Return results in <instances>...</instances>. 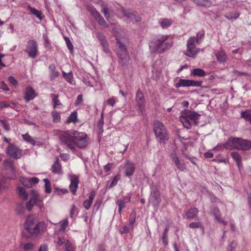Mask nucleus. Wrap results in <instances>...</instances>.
Instances as JSON below:
<instances>
[{"label": "nucleus", "instance_id": "nucleus-1", "mask_svg": "<svg viewBox=\"0 0 251 251\" xmlns=\"http://www.w3.org/2000/svg\"><path fill=\"white\" fill-rule=\"evenodd\" d=\"M60 144L74 151L75 147L85 148L88 144V137L86 133L75 130L62 132L59 136Z\"/></svg>", "mask_w": 251, "mask_h": 251}, {"label": "nucleus", "instance_id": "nucleus-2", "mask_svg": "<svg viewBox=\"0 0 251 251\" xmlns=\"http://www.w3.org/2000/svg\"><path fill=\"white\" fill-rule=\"evenodd\" d=\"M17 194L23 201L28 200L25 203V207L30 211L35 206L41 207L42 204L43 197L35 189H32L27 193L25 189H18Z\"/></svg>", "mask_w": 251, "mask_h": 251}, {"label": "nucleus", "instance_id": "nucleus-3", "mask_svg": "<svg viewBox=\"0 0 251 251\" xmlns=\"http://www.w3.org/2000/svg\"><path fill=\"white\" fill-rule=\"evenodd\" d=\"M173 42L168 35H159L150 44V49L153 53H163L172 46Z\"/></svg>", "mask_w": 251, "mask_h": 251}, {"label": "nucleus", "instance_id": "nucleus-4", "mask_svg": "<svg viewBox=\"0 0 251 251\" xmlns=\"http://www.w3.org/2000/svg\"><path fill=\"white\" fill-rule=\"evenodd\" d=\"M224 148L230 150H249L251 148V141L240 138L230 137L224 144Z\"/></svg>", "mask_w": 251, "mask_h": 251}, {"label": "nucleus", "instance_id": "nucleus-5", "mask_svg": "<svg viewBox=\"0 0 251 251\" xmlns=\"http://www.w3.org/2000/svg\"><path fill=\"white\" fill-rule=\"evenodd\" d=\"M116 52L119 59V63L123 67L127 66L130 56L126 45L122 44L121 41H118Z\"/></svg>", "mask_w": 251, "mask_h": 251}, {"label": "nucleus", "instance_id": "nucleus-6", "mask_svg": "<svg viewBox=\"0 0 251 251\" xmlns=\"http://www.w3.org/2000/svg\"><path fill=\"white\" fill-rule=\"evenodd\" d=\"M153 131L157 139L160 143L164 142L169 139V134L164 124L158 121L153 124Z\"/></svg>", "mask_w": 251, "mask_h": 251}, {"label": "nucleus", "instance_id": "nucleus-7", "mask_svg": "<svg viewBox=\"0 0 251 251\" xmlns=\"http://www.w3.org/2000/svg\"><path fill=\"white\" fill-rule=\"evenodd\" d=\"M2 165V176L7 178L14 179L16 177V175L13 161L9 159H5L3 162Z\"/></svg>", "mask_w": 251, "mask_h": 251}, {"label": "nucleus", "instance_id": "nucleus-8", "mask_svg": "<svg viewBox=\"0 0 251 251\" xmlns=\"http://www.w3.org/2000/svg\"><path fill=\"white\" fill-rule=\"evenodd\" d=\"M28 53V57L35 58L38 55V45L35 40H29L27 43L25 50Z\"/></svg>", "mask_w": 251, "mask_h": 251}, {"label": "nucleus", "instance_id": "nucleus-9", "mask_svg": "<svg viewBox=\"0 0 251 251\" xmlns=\"http://www.w3.org/2000/svg\"><path fill=\"white\" fill-rule=\"evenodd\" d=\"M202 84V81L186 79H179L178 82L175 84L176 88L181 87H200Z\"/></svg>", "mask_w": 251, "mask_h": 251}, {"label": "nucleus", "instance_id": "nucleus-10", "mask_svg": "<svg viewBox=\"0 0 251 251\" xmlns=\"http://www.w3.org/2000/svg\"><path fill=\"white\" fill-rule=\"evenodd\" d=\"M196 46V38L195 37L189 39L187 44V51L185 53L188 56L194 57L198 52Z\"/></svg>", "mask_w": 251, "mask_h": 251}, {"label": "nucleus", "instance_id": "nucleus-11", "mask_svg": "<svg viewBox=\"0 0 251 251\" xmlns=\"http://www.w3.org/2000/svg\"><path fill=\"white\" fill-rule=\"evenodd\" d=\"M170 157L178 169L181 171H184L185 170L186 167L184 160L180 159L178 156L175 149L170 153Z\"/></svg>", "mask_w": 251, "mask_h": 251}, {"label": "nucleus", "instance_id": "nucleus-12", "mask_svg": "<svg viewBox=\"0 0 251 251\" xmlns=\"http://www.w3.org/2000/svg\"><path fill=\"white\" fill-rule=\"evenodd\" d=\"M6 153L11 157L16 159L20 158L22 155L21 150L12 144H9L7 148Z\"/></svg>", "mask_w": 251, "mask_h": 251}, {"label": "nucleus", "instance_id": "nucleus-13", "mask_svg": "<svg viewBox=\"0 0 251 251\" xmlns=\"http://www.w3.org/2000/svg\"><path fill=\"white\" fill-rule=\"evenodd\" d=\"M135 101L138 110L142 112L145 106V99L144 94L140 89H138L136 92Z\"/></svg>", "mask_w": 251, "mask_h": 251}, {"label": "nucleus", "instance_id": "nucleus-14", "mask_svg": "<svg viewBox=\"0 0 251 251\" xmlns=\"http://www.w3.org/2000/svg\"><path fill=\"white\" fill-rule=\"evenodd\" d=\"M182 114L189 119L190 121L194 123L195 125H197V123H198L199 118L200 115L196 112L188 110H185L182 113Z\"/></svg>", "mask_w": 251, "mask_h": 251}, {"label": "nucleus", "instance_id": "nucleus-15", "mask_svg": "<svg viewBox=\"0 0 251 251\" xmlns=\"http://www.w3.org/2000/svg\"><path fill=\"white\" fill-rule=\"evenodd\" d=\"M149 200L153 206H156L158 205L160 201V197L158 189L151 190Z\"/></svg>", "mask_w": 251, "mask_h": 251}, {"label": "nucleus", "instance_id": "nucleus-16", "mask_svg": "<svg viewBox=\"0 0 251 251\" xmlns=\"http://www.w3.org/2000/svg\"><path fill=\"white\" fill-rule=\"evenodd\" d=\"M124 169L125 176L130 177L133 174L135 171V165L132 162L130 161H126L125 164Z\"/></svg>", "mask_w": 251, "mask_h": 251}, {"label": "nucleus", "instance_id": "nucleus-17", "mask_svg": "<svg viewBox=\"0 0 251 251\" xmlns=\"http://www.w3.org/2000/svg\"><path fill=\"white\" fill-rule=\"evenodd\" d=\"M44 225L43 223H38L33 226L29 227H27V231L32 235L39 234L41 231L43 230Z\"/></svg>", "mask_w": 251, "mask_h": 251}, {"label": "nucleus", "instance_id": "nucleus-18", "mask_svg": "<svg viewBox=\"0 0 251 251\" xmlns=\"http://www.w3.org/2000/svg\"><path fill=\"white\" fill-rule=\"evenodd\" d=\"M92 13L95 19L99 25L108 27V25L106 23L104 19L96 9L92 10Z\"/></svg>", "mask_w": 251, "mask_h": 251}, {"label": "nucleus", "instance_id": "nucleus-19", "mask_svg": "<svg viewBox=\"0 0 251 251\" xmlns=\"http://www.w3.org/2000/svg\"><path fill=\"white\" fill-rule=\"evenodd\" d=\"M37 96L35 91L30 87L26 88L25 92V99L26 102L33 100Z\"/></svg>", "mask_w": 251, "mask_h": 251}, {"label": "nucleus", "instance_id": "nucleus-20", "mask_svg": "<svg viewBox=\"0 0 251 251\" xmlns=\"http://www.w3.org/2000/svg\"><path fill=\"white\" fill-rule=\"evenodd\" d=\"M51 172L54 174H62V171L61 169V163L59 161L58 157H55V161L51 166Z\"/></svg>", "mask_w": 251, "mask_h": 251}, {"label": "nucleus", "instance_id": "nucleus-21", "mask_svg": "<svg viewBox=\"0 0 251 251\" xmlns=\"http://www.w3.org/2000/svg\"><path fill=\"white\" fill-rule=\"evenodd\" d=\"M69 180L70 184L69 188H77L79 182V178L78 176L74 174L69 176Z\"/></svg>", "mask_w": 251, "mask_h": 251}, {"label": "nucleus", "instance_id": "nucleus-22", "mask_svg": "<svg viewBox=\"0 0 251 251\" xmlns=\"http://www.w3.org/2000/svg\"><path fill=\"white\" fill-rule=\"evenodd\" d=\"M215 56L217 60L221 63H224L226 61V54L222 49H220L219 50L216 52Z\"/></svg>", "mask_w": 251, "mask_h": 251}, {"label": "nucleus", "instance_id": "nucleus-23", "mask_svg": "<svg viewBox=\"0 0 251 251\" xmlns=\"http://www.w3.org/2000/svg\"><path fill=\"white\" fill-rule=\"evenodd\" d=\"M125 16L129 22H137L140 21V18L139 16L129 10H127L125 12Z\"/></svg>", "mask_w": 251, "mask_h": 251}, {"label": "nucleus", "instance_id": "nucleus-24", "mask_svg": "<svg viewBox=\"0 0 251 251\" xmlns=\"http://www.w3.org/2000/svg\"><path fill=\"white\" fill-rule=\"evenodd\" d=\"M95 193L94 191H92L89 194L88 199L85 200L83 202V206L86 209H89L91 205L93 200L95 197Z\"/></svg>", "mask_w": 251, "mask_h": 251}, {"label": "nucleus", "instance_id": "nucleus-25", "mask_svg": "<svg viewBox=\"0 0 251 251\" xmlns=\"http://www.w3.org/2000/svg\"><path fill=\"white\" fill-rule=\"evenodd\" d=\"M198 212V209L196 208H191L186 212V217L188 219H193L197 216Z\"/></svg>", "mask_w": 251, "mask_h": 251}, {"label": "nucleus", "instance_id": "nucleus-26", "mask_svg": "<svg viewBox=\"0 0 251 251\" xmlns=\"http://www.w3.org/2000/svg\"><path fill=\"white\" fill-rule=\"evenodd\" d=\"M210 213L214 217L215 220L217 222L222 218V213L218 207H214L212 208Z\"/></svg>", "mask_w": 251, "mask_h": 251}, {"label": "nucleus", "instance_id": "nucleus-27", "mask_svg": "<svg viewBox=\"0 0 251 251\" xmlns=\"http://www.w3.org/2000/svg\"><path fill=\"white\" fill-rule=\"evenodd\" d=\"M191 75L193 76L202 77L206 75V73L201 69L197 68L191 70Z\"/></svg>", "mask_w": 251, "mask_h": 251}, {"label": "nucleus", "instance_id": "nucleus-28", "mask_svg": "<svg viewBox=\"0 0 251 251\" xmlns=\"http://www.w3.org/2000/svg\"><path fill=\"white\" fill-rule=\"evenodd\" d=\"M36 221L35 218L33 216H28L25 223V227L26 230H27V227L29 226L30 227L36 224Z\"/></svg>", "mask_w": 251, "mask_h": 251}, {"label": "nucleus", "instance_id": "nucleus-29", "mask_svg": "<svg viewBox=\"0 0 251 251\" xmlns=\"http://www.w3.org/2000/svg\"><path fill=\"white\" fill-rule=\"evenodd\" d=\"M179 121L183 124V126L187 129H189L191 127V121L189 119L185 117L183 115H181L179 117Z\"/></svg>", "mask_w": 251, "mask_h": 251}, {"label": "nucleus", "instance_id": "nucleus-30", "mask_svg": "<svg viewBox=\"0 0 251 251\" xmlns=\"http://www.w3.org/2000/svg\"><path fill=\"white\" fill-rule=\"evenodd\" d=\"M20 247L25 251H32L35 248V245L32 243H21Z\"/></svg>", "mask_w": 251, "mask_h": 251}, {"label": "nucleus", "instance_id": "nucleus-31", "mask_svg": "<svg viewBox=\"0 0 251 251\" xmlns=\"http://www.w3.org/2000/svg\"><path fill=\"white\" fill-rule=\"evenodd\" d=\"M159 23L162 28H166L169 27L173 24V21L171 19L164 18L161 20Z\"/></svg>", "mask_w": 251, "mask_h": 251}, {"label": "nucleus", "instance_id": "nucleus-32", "mask_svg": "<svg viewBox=\"0 0 251 251\" xmlns=\"http://www.w3.org/2000/svg\"><path fill=\"white\" fill-rule=\"evenodd\" d=\"M240 13L238 12H229L224 15V17L229 20L237 19L240 16Z\"/></svg>", "mask_w": 251, "mask_h": 251}, {"label": "nucleus", "instance_id": "nucleus-33", "mask_svg": "<svg viewBox=\"0 0 251 251\" xmlns=\"http://www.w3.org/2000/svg\"><path fill=\"white\" fill-rule=\"evenodd\" d=\"M231 157L236 161L238 166L241 164L242 157L240 154L236 151L233 152L231 153Z\"/></svg>", "mask_w": 251, "mask_h": 251}, {"label": "nucleus", "instance_id": "nucleus-34", "mask_svg": "<svg viewBox=\"0 0 251 251\" xmlns=\"http://www.w3.org/2000/svg\"><path fill=\"white\" fill-rule=\"evenodd\" d=\"M50 96L52 98L54 108H57L58 106L61 105L62 104L59 100L58 99V95L51 94Z\"/></svg>", "mask_w": 251, "mask_h": 251}, {"label": "nucleus", "instance_id": "nucleus-35", "mask_svg": "<svg viewBox=\"0 0 251 251\" xmlns=\"http://www.w3.org/2000/svg\"><path fill=\"white\" fill-rule=\"evenodd\" d=\"M77 114L76 111H74L70 115L67 120V123L70 124L71 123H75L77 122Z\"/></svg>", "mask_w": 251, "mask_h": 251}, {"label": "nucleus", "instance_id": "nucleus-36", "mask_svg": "<svg viewBox=\"0 0 251 251\" xmlns=\"http://www.w3.org/2000/svg\"><path fill=\"white\" fill-rule=\"evenodd\" d=\"M28 9L33 15L36 16L39 19H42V17L41 16L42 12L30 6H28Z\"/></svg>", "mask_w": 251, "mask_h": 251}, {"label": "nucleus", "instance_id": "nucleus-37", "mask_svg": "<svg viewBox=\"0 0 251 251\" xmlns=\"http://www.w3.org/2000/svg\"><path fill=\"white\" fill-rule=\"evenodd\" d=\"M241 116L246 121L251 123V110H247L241 113Z\"/></svg>", "mask_w": 251, "mask_h": 251}, {"label": "nucleus", "instance_id": "nucleus-38", "mask_svg": "<svg viewBox=\"0 0 251 251\" xmlns=\"http://www.w3.org/2000/svg\"><path fill=\"white\" fill-rule=\"evenodd\" d=\"M51 115L53 118V122L54 123H58L60 122L61 116L59 112L54 110L51 112Z\"/></svg>", "mask_w": 251, "mask_h": 251}, {"label": "nucleus", "instance_id": "nucleus-39", "mask_svg": "<svg viewBox=\"0 0 251 251\" xmlns=\"http://www.w3.org/2000/svg\"><path fill=\"white\" fill-rule=\"evenodd\" d=\"M189 227L191 228H201L203 229V225L200 222L191 223L189 225Z\"/></svg>", "mask_w": 251, "mask_h": 251}, {"label": "nucleus", "instance_id": "nucleus-40", "mask_svg": "<svg viewBox=\"0 0 251 251\" xmlns=\"http://www.w3.org/2000/svg\"><path fill=\"white\" fill-rule=\"evenodd\" d=\"M15 211L16 213L18 214L22 215L23 214L25 211L24 207L22 203H18L17 204L15 207Z\"/></svg>", "mask_w": 251, "mask_h": 251}, {"label": "nucleus", "instance_id": "nucleus-41", "mask_svg": "<svg viewBox=\"0 0 251 251\" xmlns=\"http://www.w3.org/2000/svg\"><path fill=\"white\" fill-rule=\"evenodd\" d=\"M23 138L24 140L31 144L33 145H35V141L34 139H32L31 136H30L28 134L26 133L25 134L23 135Z\"/></svg>", "mask_w": 251, "mask_h": 251}, {"label": "nucleus", "instance_id": "nucleus-42", "mask_svg": "<svg viewBox=\"0 0 251 251\" xmlns=\"http://www.w3.org/2000/svg\"><path fill=\"white\" fill-rule=\"evenodd\" d=\"M68 225V221L67 219L63 220V221L60 222V227L59 228V231H64L67 226Z\"/></svg>", "mask_w": 251, "mask_h": 251}, {"label": "nucleus", "instance_id": "nucleus-43", "mask_svg": "<svg viewBox=\"0 0 251 251\" xmlns=\"http://www.w3.org/2000/svg\"><path fill=\"white\" fill-rule=\"evenodd\" d=\"M116 204L118 206V212L120 213H121L122 209L125 207L126 203L124 201L120 199L117 201Z\"/></svg>", "mask_w": 251, "mask_h": 251}, {"label": "nucleus", "instance_id": "nucleus-44", "mask_svg": "<svg viewBox=\"0 0 251 251\" xmlns=\"http://www.w3.org/2000/svg\"><path fill=\"white\" fill-rule=\"evenodd\" d=\"M65 246L66 251H75V248L70 240H66Z\"/></svg>", "mask_w": 251, "mask_h": 251}, {"label": "nucleus", "instance_id": "nucleus-45", "mask_svg": "<svg viewBox=\"0 0 251 251\" xmlns=\"http://www.w3.org/2000/svg\"><path fill=\"white\" fill-rule=\"evenodd\" d=\"M20 181L24 185L26 186L28 188L31 187L29 178L25 177H21L20 178Z\"/></svg>", "mask_w": 251, "mask_h": 251}, {"label": "nucleus", "instance_id": "nucleus-46", "mask_svg": "<svg viewBox=\"0 0 251 251\" xmlns=\"http://www.w3.org/2000/svg\"><path fill=\"white\" fill-rule=\"evenodd\" d=\"M97 37L98 39V40L100 41L101 45L105 44V43L107 42L106 40L105 36L103 35L102 33L100 32L98 33Z\"/></svg>", "mask_w": 251, "mask_h": 251}, {"label": "nucleus", "instance_id": "nucleus-47", "mask_svg": "<svg viewBox=\"0 0 251 251\" xmlns=\"http://www.w3.org/2000/svg\"><path fill=\"white\" fill-rule=\"evenodd\" d=\"M136 213L135 211H132L129 216V224L132 226L133 225L135 221Z\"/></svg>", "mask_w": 251, "mask_h": 251}, {"label": "nucleus", "instance_id": "nucleus-48", "mask_svg": "<svg viewBox=\"0 0 251 251\" xmlns=\"http://www.w3.org/2000/svg\"><path fill=\"white\" fill-rule=\"evenodd\" d=\"M120 32H121V30L117 27H114L112 29V33L114 35V36L117 41L116 43H118V41H120V39L119 38V35L120 33Z\"/></svg>", "mask_w": 251, "mask_h": 251}, {"label": "nucleus", "instance_id": "nucleus-49", "mask_svg": "<svg viewBox=\"0 0 251 251\" xmlns=\"http://www.w3.org/2000/svg\"><path fill=\"white\" fill-rule=\"evenodd\" d=\"M64 78L68 83L72 84L73 81V75L72 72H69Z\"/></svg>", "mask_w": 251, "mask_h": 251}, {"label": "nucleus", "instance_id": "nucleus-50", "mask_svg": "<svg viewBox=\"0 0 251 251\" xmlns=\"http://www.w3.org/2000/svg\"><path fill=\"white\" fill-rule=\"evenodd\" d=\"M120 179V176L119 175H117L115 176L114 178L113 179L112 181L111 182V184H110L109 187H114L117 184L119 180Z\"/></svg>", "mask_w": 251, "mask_h": 251}, {"label": "nucleus", "instance_id": "nucleus-51", "mask_svg": "<svg viewBox=\"0 0 251 251\" xmlns=\"http://www.w3.org/2000/svg\"><path fill=\"white\" fill-rule=\"evenodd\" d=\"M50 78L51 80L55 79L59 75V73L55 70L50 73Z\"/></svg>", "mask_w": 251, "mask_h": 251}, {"label": "nucleus", "instance_id": "nucleus-52", "mask_svg": "<svg viewBox=\"0 0 251 251\" xmlns=\"http://www.w3.org/2000/svg\"><path fill=\"white\" fill-rule=\"evenodd\" d=\"M237 246V244L235 242L232 241L227 247L228 251H234L235 249Z\"/></svg>", "mask_w": 251, "mask_h": 251}, {"label": "nucleus", "instance_id": "nucleus-53", "mask_svg": "<svg viewBox=\"0 0 251 251\" xmlns=\"http://www.w3.org/2000/svg\"><path fill=\"white\" fill-rule=\"evenodd\" d=\"M66 242V240L64 237H58V240L56 241L58 245L60 246H62L64 244H65Z\"/></svg>", "mask_w": 251, "mask_h": 251}, {"label": "nucleus", "instance_id": "nucleus-54", "mask_svg": "<svg viewBox=\"0 0 251 251\" xmlns=\"http://www.w3.org/2000/svg\"><path fill=\"white\" fill-rule=\"evenodd\" d=\"M0 123L3 127L7 131H9L10 129L8 123L5 120H0Z\"/></svg>", "mask_w": 251, "mask_h": 251}, {"label": "nucleus", "instance_id": "nucleus-55", "mask_svg": "<svg viewBox=\"0 0 251 251\" xmlns=\"http://www.w3.org/2000/svg\"><path fill=\"white\" fill-rule=\"evenodd\" d=\"M83 102V98H82V95H79L77 96L76 100L75 101V104L76 106L80 105L82 104Z\"/></svg>", "mask_w": 251, "mask_h": 251}, {"label": "nucleus", "instance_id": "nucleus-56", "mask_svg": "<svg viewBox=\"0 0 251 251\" xmlns=\"http://www.w3.org/2000/svg\"><path fill=\"white\" fill-rule=\"evenodd\" d=\"M232 74L233 75H236V76H241V75H245V76L248 75V74L247 73L242 72H240V71H237V70H234V71H232Z\"/></svg>", "mask_w": 251, "mask_h": 251}, {"label": "nucleus", "instance_id": "nucleus-57", "mask_svg": "<svg viewBox=\"0 0 251 251\" xmlns=\"http://www.w3.org/2000/svg\"><path fill=\"white\" fill-rule=\"evenodd\" d=\"M204 33L203 32H199L197 35V38L196 39V42L199 43L200 42L201 40L203 37Z\"/></svg>", "mask_w": 251, "mask_h": 251}, {"label": "nucleus", "instance_id": "nucleus-58", "mask_svg": "<svg viewBox=\"0 0 251 251\" xmlns=\"http://www.w3.org/2000/svg\"><path fill=\"white\" fill-rule=\"evenodd\" d=\"M65 40L66 41L67 46L69 50H72L73 49V46L71 42L70 41L69 38L66 37H65Z\"/></svg>", "mask_w": 251, "mask_h": 251}, {"label": "nucleus", "instance_id": "nucleus-59", "mask_svg": "<svg viewBox=\"0 0 251 251\" xmlns=\"http://www.w3.org/2000/svg\"><path fill=\"white\" fill-rule=\"evenodd\" d=\"M30 179V183L31 185V187L32 186L33 184H36L39 182V179L36 177H32L29 178Z\"/></svg>", "mask_w": 251, "mask_h": 251}, {"label": "nucleus", "instance_id": "nucleus-60", "mask_svg": "<svg viewBox=\"0 0 251 251\" xmlns=\"http://www.w3.org/2000/svg\"><path fill=\"white\" fill-rule=\"evenodd\" d=\"M76 211L75 206L74 205H73L70 210V217L72 219L74 218L75 216V212Z\"/></svg>", "mask_w": 251, "mask_h": 251}, {"label": "nucleus", "instance_id": "nucleus-61", "mask_svg": "<svg viewBox=\"0 0 251 251\" xmlns=\"http://www.w3.org/2000/svg\"><path fill=\"white\" fill-rule=\"evenodd\" d=\"M101 12L104 14V15L106 19L109 18V11L107 7H103L101 9Z\"/></svg>", "mask_w": 251, "mask_h": 251}, {"label": "nucleus", "instance_id": "nucleus-62", "mask_svg": "<svg viewBox=\"0 0 251 251\" xmlns=\"http://www.w3.org/2000/svg\"><path fill=\"white\" fill-rule=\"evenodd\" d=\"M6 177L3 176V178L0 180V188H5L4 185L6 183Z\"/></svg>", "mask_w": 251, "mask_h": 251}, {"label": "nucleus", "instance_id": "nucleus-63", "mask_svg": "<svg viewBox=\"0 0 251 251\" xmlns=\"http://www.w3.org/2000/svg\"><path fill=\"white\" fill-rule=\"evenodd\" d=\"M162 242L163 244L166 246L168 244V241L167 239V234L166 233H164L162 238Z\"/></svg>", "mask_w": 251, "mask_h": 251}, {"label": "nucleus", "instance_id": "nucleus-64", "mask_svg": "<svg viewBox=\"0 0 251 251\" xmlns=\"http://www.w3.org/2000/svg\"><path fill=\"white\" fill-rule=\"evenodd\" d=\"M8 81L13 85H16L18 83L17 80L11 76L8 77Z\"/></svg>", "mask_w": 251, "mask_h": 251}]
</instances>
